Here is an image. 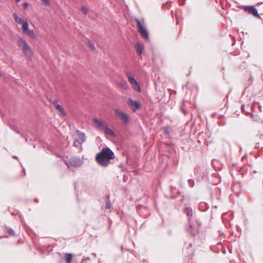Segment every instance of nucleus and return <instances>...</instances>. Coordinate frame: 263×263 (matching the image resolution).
<instances>
[{
	"label": "nucleus",
	"mask_w": 263,
	"mask_h": 263,
	"mask_svg": "<svg viewBox=\"0 0 263 263\" xmlns=\"http://www.w3.org/2000/svg\"><path fill=\"white\" fill-rule=\"evenodd\" d=\"M183 212L187 217L189 228L187 231L191 235L194 236L198 233L201 224L198 221L192 219L193 212L191 207L184 208Z\"/></svg>",
	"instance_id": "f257e3e1"
},
{
	"label": "nucleus",
	"mask_w": 263,
	"mask_h": 263,
	"mask_svg": "<svg viewBox=\"0 0 263 263\" xmlns=\"http://www.w3.org/2000/svg\"><path fill=\"white\" fill-rule=\"evenodd\" d=\"M114 152L108 147H104L96 156V161L102 166L108 165L110 160L114 158Z\"/></svg>",
	"instance_id": "f03ea898"
},
{
	"label": "nucleus",
	"mask_w": 263,
	"mask_h": 263,
	"mask_svg": "<svg viewBox=\"0 0 263 263\" xmlns=\"http://www.w3.org/2000/svg\"><path fill=\"white\" fill-rule=\"evenodd\" d=\"M135 21L137 23L138 31L142 37L145 40H148L149 33L147 30L144 27V21L143 19L139 20L137 18H135Z\"/></svg>",
	"instance_id": "7ed1b4c3"
},
{
	"label": "nucleus",
	"mask_w": 263,
	"mask_h": 263,
	"mask_svg": "<svg viewBox=\"0 0 263 263\" xmlns=\"http://www.w3.org/2000/svg\"><path fill=\"white\" fill-rule=\"evenodd\" d=\"M18 44L19 46L22 47L23 51L26 55L29 57L32 55L31 49L29 45L26 41L21 37H18Z\"/></svg>",
	"instance_id": "20e7f679"
},
{
	"label": "nucleus",
	"mask_w": 263,
	"mask_h": 263,
	"mask_svg": "<svg viewBox=\"0 0 263 263\" xmlns=\"http://www.w3.org/2000/svg\"><path fill=\"white\" fill-rule=\"evenodd\" d=\"M83 163V161L78 157H73L69 159L68 162H66V165L68 168L70 166H73L74 167H79L81 166Z\"/></svg>",
	"instance_id": "39448f33"
},
{
	"label": "nucleus",
	"mask_w": 263,
	"mask_h": 263,
	"mask_svg": "<svg viewBox=\"0 0 263 263\" xmlns=\"http://www.w3.org/2000/svg\"><path fill=\"white\" fill-rule=\"evenodd\" d=\"M92 121L95 124V127L100 132H103L106 126V124L108 123L105 121L99 120L97 118H93Z\"/></svg>",
	"instance_id": "423d86ee"
},
{
	"label": "nucleus",
	"mask_w": 263,
	"mask_h": 263,
	"mask_svg": "<svg viewBox=\"0 0 263 263\" xmlns=\"http://www.w3.org/2000/svg\"><path fill=\"white\" fill-rule=\"evenodd\" d=\"M28 26L29 25L28 23H25L23 24V26L22 27L23 32H24L31 39H35L36 38V35L34 33L33 30L29 29Z\"/></svg>",
	"instance_id": "0eeeda50"
},
{
	"label": "nucleus",
	"mask_w": 263,
	"mask_h": 263,
	"mask_svg": "<svg viewBox=\"0 0 263 263\" xmlns=\"http://www.w3.org/2000/svg\"><path fill=\"white\" fill-rule=\"evenodd\" d=\"M115 111L116 115L120 118L125 124H127L128 123L129 118L127 114L121 111L119 109H116Z\"/></svg>",
	"instance_id": "6e6552de"
},
{
	"label": "nucleus",
	"mask_w": 263,
	"mask_h": 263,
	"mask_svg": "<svg viewBox=\"0 0 263 263\" xmlns=\"http://www.w3.org/2000/svg\"><path fill=\"white\" fill-rule=\"evenodd\" d=\"M244 10L248 12L249 13L252 14L255 16H259L257 10L252 6H245Z\"/></svg>",
	"instance_id": "1a4fd4ad"
},
{
	"label": "nucleus",
	"mask_w": 263,
	"mask_h": 263,
	"mask_svg": "<svg viewBox=\"0 0 263 263\" xmlns=\"http://www.w3.org/2000/svg\"><path fill=\"white\" fill-rule=\"evenodd\" d=\"M128 81L132 85L133 88L137 90V91H140L141 88L140 87L136 80V79L133 77H128Z\"/></svg>",
	"instance_id": "9d476101"
},
{
	"label": "nucleus",
	"mask_w": 263,
	"mask_h": 263,
	"mask_svg": "<svg viewBox=\"0 0 263 263\" xmlns=\"http://www.w3.org/2000/svg\"><path fill=\"white\" fill-rule=\"evenodd\" d=\"M77 135L78 137L76 139V141H78L79 144H82L86 141L85 134L84 133L77 130Z\"/></svg>",
	"instance_id": "9b49d317"
},
{
	"label": "nucleus",
	"mask_w": 263,
	"mask_h": 263,
	"mask_svg": "<svg viewBox=\"0 0 263 263\" xmlns=\"http://www.w3.org/2000/svg\"><path fill=\"white\" fill-rule=\"evenodd\" d=\"M129 105L133 107V110L135 111L136 110L141 108L140 104L137 101L133 100L132 99L129 100Z\"/></svg>",
	"instance_id": "f8f14e48"
},
{
	"label": "nucleus",
	"mask_w": 263,
	"mask_h": 263,
	"mask_svg": "<svg viewBox=\"0 0 263 263\" xmlns=\"http://www.w3.org/2000/svg\"><path fill=\"white\" fill-rule=\"evenodd\" d=\"M103 132H104V134L106 135H110L112 137H115L116 136L115 133L111 129L109 128L108 123L106 124V126L103 130Z\"/></svg>",
	"instance_id": "ddd939ff"
},
{
	"label": "nucleus",
	"mask_w": 263,
	"mask_h": 263,
	"mask_svg": "<svg viewBox=\"0 0 263 263\" xmlns=\"http://www.w3.org/2000/svg\"><path fill=\"white\" fill-rule=\"evenodd\" d=\"M53 104L54 106L63 115H66V112L64 111V109L62 107V106L58 104V102L57 100H54L53 101Z\"/></svg>",
	"instance_id": "4468645a"
},
{
	"label": "nucleus",
	"mask_w": 263,
	"mask_h": 263,
	"mask_svg": "<svg viewBox=\"0 0 263 263\" xmlns=\"http://www.w3.org/2000/svg\"><path fill=\"white\" fill-rule=\"evenodd\" d=\"M13 18H14L15 22H16L17 24H22V26H23V24L25 23H28L27 21H24L21 17H18V16L17 15V14L16 13H13Z\"/></svg>",
	"instance_id": "2eb2a0df"
},
{
	"label": "nucleus",
	"mask_w": 263,
	"mask_h": 263,
	"mask_svg": "<svg viewBox=\"0 0 263 263\" xmlns=\"http://www.w3.org/2000/svg\"><path fill=\"white\" fill-rule=\"evenodd\" d=\"M72 259V254L70 253H66V257L64 258H62L60 263L65 261L66 263H70Z\"/></svg>",
	"instance_id": "dca6fc26"
},
{
	"label": "nucleus",
	"mask_w": 263,
	"mask_h": 263,
	"mask_svg": "<svg viewBox=\"0 0 263 263\" xmlns=\"http://www.w3.org/2000/svg\"><path fill=\"white\" fill-rule=\"evenodd\" d=\"M136 48L137 53L140 55L142 54L144 46L139 43H137L136 44Z\"/></svg>",
	"instance_id": "f3484780"
},
{
	"label": "nucleus",
	"mask_w": 263,
	"mask_h": 263,
	"mask_svg": "<svg viewBox=\"0 0 263 263\" xmlns=\"http://www.w3.org/2000/svg\"><path fill=\"white\" fill-rule=\"evenodd\" d=\"M118 85L120 88L125 90L128 88V85L126 82L118 83Z\"/></svg>",
	"instance_id": "a211bd4d"
},
{
	"label": "nucleus",
	"mask_w": 263,
	"mask_h": 263,
	"mask_svg": "<svg viewBox=\"0 0 263 263\" xmlns=\"http://www.w3.org/2000/svg\"><path fill=\"white\" fill-rule=\"evenodd\" d=\"M7 230L9 236H14L15 232L12 229L7 228Z\"/></svg>",
	"instance_id": "6ab92c4d"
},
{
	"label": "nucleus",
	"mask_w": 263,
	"mask_h": 263,
	"mask_svg": "<svg viewBox=\"0 0 263 263\" xmlns=\"http://www.w3.org/2000/svg\"><path fill=\"white\" fill-rule=\"evenodd\" d=\"M81 10L82 12L84 14H87V13H88V9H87L86 7H85V6H82V7H81Z\"/></svg>",
	"instance_id": "aec40b11"
},
{
	"label": "nucleus",
	"mask_w": 263,
	"mask_h": 263,
	"mask_svg": "<svg viewBox=\"0 0 263 263\" xmlns=\"http://www.w3.org/2000/svg\"><path fill=\"white\" fill-rule=\"evenodd\" d=\"M111 206V201L109 200H108L106 201V205L105 206V208L106 209H110Z\"/></svg>",
	"instance_id": "412c9836"
},
{
	"label": "nucleus",
	"mask_w": 263,
	"mask_h": 263,
	"mask_svg": "<svg viewBox=\"0 0 263 263\" xmlns=\"http://www.w3.org/2000/svg\"><path fill=\"white\" fill-rule=\"evenodd\" d=\"M89 48L91 50H94L95 49V46L93 44H92L91 43H90V42L89 43Z\"/></svg>",
	"instance_id": "4be33fe9"
},
{
	"label": "nucleus",
	"mask_w": 263,
	"mask_h": 263,
	"mask_svg": "<svg viewBox=\"0 0 263 263\" xmlns=\"http://www.w3.org/2000/svg\"><path fill=\"white\" fill-rule=\"evenodd\" d=\"M46 6H49L50 5V2L49 0H41Z\"/></svg>",
	"instance_id": "5701e85b"
},
{
	"label": "nucleus",
	"mask_w": 263,
	"mask_h": 263,
	"mask_svg": "<svg viewBox=\"0 0 263 263\" xmlns=\"http://www.w3.org/2000/svg\"><path fill=\"white\" fill-rule=\"evenodd\" d=\"M29 6V4L27 2H25L23 4V7L24 9L27 8Z\"/></svg>",
	"instance_id": "b1692460"
},
{
	"label": "nucleus",
	"mask_w": 263,
	"mask_h": 263,
	"mask_svg": "<svg viewBox=\"0 0 263 263\" xmlns=\"http://www.w3.org/2000/svg\"><path fill=\"white\" fill-rule=\"evenodd\" d=\"M244 107H245V105H242L241 106V110H242V111H245ZM246 112L248 114H251V112L248 111H246Z\"/></svg>",
	"instance_id": "393cba45"
},
{
	"label": "nucleus",
	"mask_w": 263,
	"mask_h": 263,
	"mask_svg": "<svg viewBox=\"0 0 263 263\" xmlns=\"http://www.w3.org/2000/svg\"><path fill=\"white\" fill-rule=\"evenodd\" d=\"M77 142H78V141H76V139L74 142H73V146H74L77 147Z\"/></svg>",
	"instance_id": "a878e982"
},
{
	"label": "nucleus",
	"mask_w": 263,
	"mask_h": 263,
	"mask_svg": "<svg viewBox=\"0 0 263 263\" xmlns=\"http://www.w3.org/2000/svg\"><path fill=\"white\" fill-rule=\"evenodd\" d=\"M164 133L167 134L169 133L168 131L166 129L164 130Z\"/></svg>",
	"instance_id": "bb28decb"
},
{
	"label": "nucleus",
	"mask_w": 263,
	"mask_h": 263,
	"mask_svg": "<svg viewBox=\"0 0 263 263\" xmlns=\"http://www.w3.org/2000/svg\"><path fill=\"white\" fill-rule=\"evenodd\" d=\"M13 158H15V159H18L17 157V156H13Z\"/></svg>",
	"instance_id": "cd10ccee"
},
{
	"label": "nucleus",
	"mask_w": 263,
	"mask_h": 263,
	"mask_svg": "<svg viewBox=\"0 0 263 263\" xmlns=\"http://www.w3.org/2000/svg\"><path fill=\"white\" fill-rule=\"evenodd\" d=\"M35 201L37 202L39 201V200L35 199Z\"/></svg>",
	"instance_id": "c85d7f7f"
},
{
	"label": "nucleus",
	"mask_w": 263,
	"mask_h": 263,
	"mask_svg": "<svg viewBox=\"0 0 263 263\" xmlns=\"http://www.w3.org/2000/svg\"><path fill=\"white\" fill-rule=\"evenodd\" d=\"M17 2H19L21 0H15Z\"/></svg>",
	"instance_id": "c756f323"
},
{
	"label": "nucleus",
	"mask_w": 263,
	"mask_h": 263,
	"mask_svg": "<svg viewBox=\"0 0 263 263\" xmlns=\"http://www.w3.org/2000/svg\"><path fill=\"white\" fill-rule=\"evenodd\" d=\"M85 260V259H83V260H82V262H83V261H84Z\"/></svg>",
	"instance_id": "7c9ffc66"
}]
</instances>
